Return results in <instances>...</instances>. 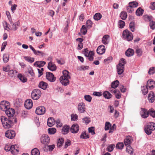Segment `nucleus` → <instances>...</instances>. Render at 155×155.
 <instances>
[{
  "mask_svg": "<svg viewBox=\"0 0 155 155\" xmlns=\"http://www.w3.org/2000/svg\"><path fill=\"white\" fill-rule=\"evenodd\" d=\"M150 8L151 9L153 10L155 9V2H152L150 3Z\"/></svg>",
  "mask_w": 155,
  "mask_h": 155,
  "instance_id": "nucleus-64",
  "label": "nucleus"
},
{
  "mask_svg": "<svg viewBox=\"0 0 155 155\" xmlns=\"http://www.w3.org/2000/svg\"><path fill=\"white\" fill-rule=\"evenodd\" d=\"M40 140L41 143L46 144L49 143L50 138L47 135H43L41 137Z\"/></svg>",
  "mask_w": 155,
  "mask_h": 155,
  "instance_id": "nucleus-12",
  "label": "nucleus"
},
{
  "mask_svg": "<svg viewBox=\"0 0 155 155\" xmlns=\"http://www.w3.org/2000/svg\"><path fill=\"white\" fill-rule=\"evenodd\" d=\"M15 147H17V145H14L11 146V152L13 154H15L18 152V150L17 149H16Z\"/></svg>",
  "mask_w": 155,
  "mask_h": 155,
  "instance_id": "nucleus-29",
  "label": "nucleus"
},
{
  "mask_svg": "<svg viewBox=\"0 0 155 155\" xmlns=\"http://www.w3.org/2000/svg\"><path fill=\"white\" fill-rule=\"evenodd\" d=\"M70 127L67 125L64 126L62 128V133L64 134H67L69 131V130H70Z\"/></svg>",
  "mask_w": 155,
  "mask_h": 155,
  "instance_id": "nucleus-24",
  "label": "nucleus"
},
{
  "mask_svg": "<svg viewBox=\"0 0 155 155\" xmlns=\"http://www.w3.org/2000/svg\"><path fill=\"white\" fill-rule=\"evenodd\" d=\"M88 50L87 49H85L84 52V54L86 56L89 58V59L90 61H92L94 59V52L92 51H90L88 53Z\"/></svg>",
  "mask_w": 155,
  "mask_h": 155,
  "instance_id": "nucleus-9",
  "label": "nucleus"
},
{
  "mask_svg": "<svg viewBox=\"0 0 155 155\" xmlns=\"http://www.w3.org/2000/svg\"><path fill=\"white\" fill-rule=\"evenodd\" d=\"M96 51L98 54H102L105 52V46L102 45L99 46L97 48Z\"/></svg>",
  "mask_w": 155,
  "mask_h": 155,
  "instance_id": "nucleus-15",
  "label": "nucleus"
},
{
  "mask_svg": "<svg viewBox=\"0 0 155 155\" xmlns=\"http://www.w3.org/2000/svg\"><path fill=\"white\" fill-rule=\"evenodd\" d=\"M92 24V22L90 20H87L86 22V25L88 28H91Z\"/></svg>",
  "mask_w": 155,
  "mask_h": 155,
  "instance_id": "nucleus-62",
  "label": "nucleus"
},
{
  "mask_svg": "<svg viewBox=\"0 0 155 155\" xmlns=\"http://www.w3.org/2000/svg\"><path fill=\"white\" fill-rule=\"evenodd\" d=\"M126 150L130 154H131L133 152V149L130 145L127 146Z\"/></svg>",
  "mask_w": 155,
  "mask_h": 155,
  "instance_id": "nucleus-47",
  "label": "nucleus"
},
{
  "mask_svg": "<svg viewBox=\"0 0 155 155\" xmlns=\"http://www.w3.org/2000/svg\"><path fill=\"white\" fill-rule=\"evenodd\" d=\"M111 127V124L109 122H106L105 123V130H108L110 127Z\"/></svg>",
  "mask_w": 155,
  "mask_h": 155,
  "instance_id": "nucleus-54",
  "label": "nucleus"
},
{
  "mask_svg": "<svg viewBox=\"0 0 155 155\" xmlns=\"http://www.w3.org/2000/svg\"><path fill=\"white\" fill-rule=\"evenodd\" d=\"M143 10L140 7L139 8L136 12V15L138 16L142 15L143 12Z\"/></svg>",
  "mask_w": 155,
  "mask_h": 155,
  "instance_id": "nucleus-30",
  "label": "nucleus"
},
{
  "mask_svg": "<svg viewBox=\"0 0 155 155\" xmlns=\"http://www.w3.org/2000/svg\"><path fill=\"white\" fill-rule=\"evenodd\" d=\"M148 111V115H150L153 118L155 117V110L153 108L150 109Z\"/></svg>",
  "mask_w": 155,
  "mask_h": 155,
  "instance_id": "nucleus-39",
  "label": "nucleus"
},
{
  "mask_svg": "<svg viewBox=\"0 0 155 155\" xmlns=\"http://www.w3.org/2000/svg\"><path fill=\"white\" fill-rule=\"evenodd\" d=\"M18 77L23 83H25L27 81V78L21 74H18Z\"/></svg>",
  "mask_w": 155,
  "mask_h": 155,
  "instance_id": "nucleus-28",
  "label": "nucleus"
},
{
  "mask_svg": "<svg viewBox=\"0 0 155 155\" xmlns=\"http://www.w3.org/2000/svg\"><path fill=\"white\" fill-rule=\"evenodd\" d=\"M46 78L51 82H54L56 79V78L54 76L53 73L49 72L46 73Z\"/></svg>",
  "mask_w": 155,
  "mask_h": 155,
  "instance_id": "nucleus-8",
  "label": "nucleus"
},
{
  "mask_svg": "<svg viewBox=\"0 0 155 155\" xmlns=\"http://www.w3.org/2000/svg\"><path fill=\"white\" fill-rule=\"evenodd\" d=\"M89 136L85 132L82 133L80 136V138L82 139H87L89 138Z\"/></svg>",
  "mask_w": 155,
  "mask_h": 155,
  "instance_id": "nucleus-49",
  "label": "nucleus"
},
{
  "mask_svg": "<svg viewBox=\"0 0 155 155\" xmlns=\"http://www.w3.org/2000/svg\"><path fill=\"white\" fill-rule=\"evenodd\" d=\"M17 71L15 70H11L8 72V74L11 77H13L16 74Z\"/></svg>",
  "mask_w": 155,
  "mask_h": 155,
  "instance_id": "nucleus-52",
  "label": "nucleus"
},
{
  "mask_svg": "<svg viewBox=\"0 0 155 155\" xmlns=\"http://www.w3.org/2000/svg\"><path fill=\"white\" fill-rule=\"evenodd\" d=\"M143 18L145 21L150 22L152 19V17L146 15L143 16Z\"/></svg>",
  "mask_w": 155,
  "mask_h": 155,
  "instance_id": "nucleus-50",
  "label": "nucleus"
},
{
  "mask_svg": "<svg viewBox=\"0 0 155 155\" xmlns=\"http://www.w3.org/2000/svg\"><path fill=\"white\" fill-rule=\"evenodd\" d=\"M114 93L115 94L116 98L117 99H119L121 97V94L119 91L117 89L114 90V91H113Z\"/></svg>",
  "mask_w": 155,
  "mask_h": 155,
  "instance_id": "nucleus-33",
  "label": "nucleus"
},
{
  "mask_svg": "<svg viewBox=\"0 0 155 155\" xmlns=\"http://www.w3.org/2000/svg\"><path fill=\"white\" fill-rule=\"evenodd\" d=\"M85 99L89 102H90L92 100V97L89 95H86L84 96Z\"/></svg>",
  "mask_w": 155,
  "mask_h": 155,
  "instance_id": "nucleus-56",
  "label": "nucleus"
},
{
  "mask_svg": "<svg viewBox=\"0 0 155 155\" xmlns=\"http://www.w3.org/2000/svg\"><path fill=\"white\" fill-rule=\"evenodd\" d=\"M119 84V81L117 80H116L112 82L111 84V87L115 89L118 87Z\"/></svg>",
  "mask_w": 155,
  "mask_h": 155,
  "instance_id": "nucleus-34",
  "label": "nucleus"
},
{
  "mask_svg": "<svg viewBox=\"0 0 155 155\" xmlns=\"http://www.w3.org/2000/svg\"><path fill=\"white\" fill-rule=\"evenodd\" d=\"M124 146V144L123 143H118L116 145V148L118 149H122Z\"/></svg>",
  "mask_w": 155,
  "mask_h": 155,
  "instance_id": "nucleus-51",
  "label": "nucleus"
},
{
  "mask_svg": "<svg viewBox=\"0 0 155 155\" xmlns=\"http://www.w3.org/2000/svg\"><path fill=\"white\" fill-rule=\"evenodd\" d=\"M83 122H84L87 124L89 123L91 121L90 118L88 117H86L83 119Z\"/></svg>",
  "mask_w": 155,
  "mask_h": 155,
  "instance_id": "nucleus-53",
  "label": "nucleus"
},
{
  "mask_svg": "<svg viewBox=\"0 0 155 155\" xmlns=\"http://www.w3.org/2000/svg\"><path fill=\"white\" fill-rule=\"evenodd\" d=\"M78 109L80 113H83L85 111V105L83 103H80L78 105Z\"/></svg>",
  "mask_w": 155,
  "mask_h": 155,
  "instance_id": "nucleus-19",
  "label": "nucleus"
},
{
  "mask_svg": "<svg viewBox=\"0 0 155 155\" xmlns=\"http://www.w3.org/2000/svg\"><path fill=\"white\" fill-rule=\"evenodd\" d=\"M115 145L114 144H111L107 148V150L109 152L112 151Z\"/></svg>",
  "mask_w": 155,
  "mask_h": 155,
  "instance_id": "nucleus-57",
  "label": "nucleus"
},
{
  "mask_svg": "<svg viewBox=\"0 0 155 155\" xmlns=\"http://www.w3.org/2000/svg\"><path fill=\"white\" fill-rule=\"evenodd\" d=\"M35 54L38 55H41L42 56H44L45 55V54L42 51H36V52L34 53Z\"/></svg>",
  "mask_w": 155,
  "mask_h": 155,
  "instance_id": "nucleus-58",
  "label": "nucleus"
},
{
  "mask_svg": "<svg viewBox=\"0 0 155 155\" xmlns=\"http://www.w3.org/2000/svg\"><path fill=\"white\" fill-rule=\"evenodd\" d=\"M128 5H129V6L134 8H136L137 6L138 3L136 2H129Z\"/></svg>",
  "mask_w": 155,
  "mask_h": 155,
  "instance_id": "nucleus-37",
  "label": "nucleus"
},
{
  "mask_svg": "<svg viewBox=\"0 0 155 155\" xmlns=\"http://www.w3.org/2000/svg\"><path fill=\"white\" fill-rule=\"evenodd\" d=\"M155 130V123L153 122H150L145 127L144 130L145 132L148 135H150L152 131Z\"/></svg>",
  "mask_w": 155,
  "mask_h": 155,
  "instance_id": "nucleus-4",
  "label": "nucleus"
},
{
  "mask_svg": "<svg viewBox=\"0 0 155 155\" xmlns=\"http://www.w3.org/2000/svg\"><path fill=\"white\" fill-rule=\"evenodd\" d=\"M127 13L124 11L121 12L120 14V17L123 20H125L126 19L127 17Z\"/></svg>",
  "mask_w": 155,
  "mask_h": 155,
  "instance_id": "nucleus-35",
  "label": "nucleus"
},
{
  "mask_svg": "<svg viewBox=\"0 0 155 155\" xmlns=\"http://www.w3.org/2000/svg\"><path fill=\"white\" fill-rule=\"evenodd\" d=\"M48 86V84L47 83L43 81H41L38 85L39 87L44 90H45L47 88Z\"/></svg>",
  "mask_w": 155,
  "mask_h": 155,
  "instance_id": "nucleus-27",
  "label": "nucleus"
},
{
  "mask_svg": "<svg viewBox=\"0 0 155 155\" xmlns=\"http://www.w3.org/2000/svg\"><path fill=\"white\" fill-rule=\"evenodd\" d=\"M63 75L60 78L61 83L64 86H67L69 84V79L71 78L69 75V72L66 70H64L62 72Z\"/></svg>",
  "mask_w": 155,
  "mask_h": 155,
  "instance_id": "nucleus-1",
  "label": "nucleus"
},
{
  "mask_svg": "<svg viewBox=\"0 0 155 155\" xmlns=\"http://www.w3.org/2000/svg\"><path fill=\"white\" fill-rule=\"evenodd\" d=\"M122 36L125 40L128 41H131L133 38L132 33L127 29H126L123 31Z\"/></svg>",
  "mask_w": 155,
  "mask_h": 155,
  "instance_id": "nucleus-5",
  "label": "nucleus"
},
{
  "mask_svg": "<svg viewBox=\"0 0 155 155\" xmlns=\"http://www.w3.org/2000/svg\"><path fill=\"white\" fill-rule=\"evenodd\" d=\"M45 112V108L42 106H39L37 107L36 110V113L38 115L44 114Z\"/></svg>",
  "mask_w": 155,
  "mask_h": 155,
  "instance_id": "nucleus-10",
  "label": "nucleus"
},
{
  "mask_svg": "<svg viewBox=\"0 0 155 155\" xmlns=\"http://www.w3.org/2000/svg\"><path fill=\"white\" fill-rule=\"evenodd\" d=\"M55 121L53 118L50 117L48 119L47 124L49 127L52 126L55 124Z\"/></svg>",
  "mask_w": 155,
  "mask_h": 155,
  "instance_id": "nucleus-26",
  "label": "nucleus"
},
{
  "mask_svg": "<svg viewBox=\"0 0 155 155\" xmlns=\"http://www.w3.org/2000/svg\"><path fill=\"white\" fill-rule=\"evenodd\" d=\"M46 64L45 61H37L34 63V65L35 66L41 68L43 66Z\"/></svg>",
  "mask_w": 155,
  "mask_h": 155,
  "instance_id": "nucleus-23",
  "label": "nucleus"
},
{
  "mask_svg": "<svg viewBox=\"0 0 155 155\" xmlns=\"http://www.w3.org/2000/svg\"><path fill=\"white\" fill-rule=\"evenodd\" d=\"M1 120L3 126L5 129H9L13 125V123L12 120L4 116H2L1 117Z\"/></svg>",
  "mask_w": 155,
  "mask_h": 155,
  "instance_id": "nucleus-2",
  "label": "nucleus"
},
{
  "mask_svg": "<svg viewBox=\"0 0 155 155\" xmlns=\"http://www.w3.org/2000/svg\"><path fill=\"white\" fill-rule=\"evenodd\" d=\"M31 154V155H39L40 152L38 149L35 148L32 150Z\"/></svg>",
  "mask_w": 155,
  "mask_h": 155,
  "instance_id": "nucleus-36",
  "label": "nucleus"
},
{
  "mask_svg": "<svg viewBox=\"0 0 155 155\" xmlns=\"http://www.w3.org/2000/svg\"><path fill=\"white\" fill-rule=\"evenodd\" d=\"M155 73V68H152L150 69L148 73L150 74H152Z\"/></svg>",
  "mask_w": 155,
  "mask_h": 155,
  "instance_id": "nucleus-60",
  "label": "nucleus"
},
{
  "mask_svg": "<svg viewBox=\"0 0 155 155\" xmlns=\"http://www.w3.org/2000/svg\"><path fill=\"white\" fill-rule=\"evenodd\" d=\"M101 17V14L99 13H96L94 16V19L97 21L100 20Z\"/></svg>",
  "mask_w": 155,
  "mask_h": 155,
  "instance_id": "nucleus-42",
  "label": "nucleus"
},
{
  "mask_svg": "<svg viewBox=\"0 0 155 155\" xmlns=\"http://www.w3.org/2000/svg\"><path fill=\"white\" fill-rule=\"evenodd\" d=\"M126 9L127 12L129 13H131L134 11V8L129 6V5L127 7Z\"/></svg>",
  "mask_w": 155,
  "mask_h": 155,
  "instance_id": "nucleus-61",
  "label": "nucleus"
},
{
  "mask_svg": "<svg viewBox=\"0 0 155 155\" xmlns=\"http://www.w3.org/2000/svg\"><path fill=\"white\" fill-rule=\"evenodd\" d=\"M133 140L132 137L130 136H127L124 140V143L126 146L130 145Z\"/></svg>",
  "mask_w": 155,
  "mask_h": 155,
  "instance_id": "nucleus-17",
  "label": "nucleus"
},
{
  "mask_svg": "<svg viewBox=\"0 0 155 155\" xmlns=\"http://www.w3.org/2000/svg\"><path fill=\"white\" fill-rule=\"evenodd\" d=\"M24 58L26 61L30 63L33 62L35 60V59L33 58H31L30 57L27 56H25Z\"/></svg>",
  "mask_w": 155,
  "mask_h": 155,
  "instance_id": "nucleus-38",
  "label": "nucleus"
},
{
  "mask_svg": "<svg viewBox=\"0 0 155 155\" xmlns=\"http://www.w3.org/2000/svg\"><path fill=\"white\" fill-rule=\"evenodd\" d=\"M147 87L150 89H153L155 87V82L151 80H148L147 81Z\"/></svg>",
  "mask_w": 155,
  "mask_h": 155,
  "instance_id": "nucleus-18",
  "label": "nucleus"
},
{
  "mask_svg": "<svg viewBox=\"0 0 155 155\" xmlns=\"http://www.w3.org/2000/svg\"><path fill=\"white\" fill-rule=\"evenodd\" d=\"M78 116L76 114H72L71 115V120H72L75 121L78 120Z\"/></svg>",
  "mask_w": 155,
  "mask_h": 155,
  "instance_id": "nucleus-59",
  "label": "nucleus"
},
{
  "mask_svg": "<svg viewBox=\"0 0 155 155\" xmlns=\"http://www.w3.org/2000/svg\"><path fill=\"white\" fill-rule=\"evenodd\" d=\"M104 97L106 98L109 99L112 97V95L110 92L108 91H106L104 92L103 93Z\"/></svg>",
  "mask_w": 155,
  "mask_h": 155,
  "instance_id": "nucleus-31",
  "label": "nucleus"
},
{
  "mask_svg": "<svg viewBox=\"0 0 155 155\" xmlns=\"http://www.w3.org/2000/svg\"><path fill=\"white\" fill-rule=\"evenodd\" d=\"M10 107L9 102L6 101H2L0 104V108L3 111H5Z\"/></svg>",
  "mask_w": 155,
  "mask_h": 155,
  "instance_id": "nucleus-7",
  "label": "nucleus"
},
{
  "mask_svg": "<svg viewBox=\"0 0 155 155\" xmlns=\"http://www.w3.org/2000/svg\"><path fill=\"white\" fill-rule=\"evenodd\" d=\"M148 88L147 86H143L141 87V90L142 93L144 95H145L147 94L148 92Z\"/></svg>",
  "mask_w": 155,
  "mask_h": 155,
  "instance_id": "nucleus-41",
  "label": "nucleus"
},
{
  "mask_svg": "<svg viewBox=\"0 0 155 155\" xmlns=\"http://www.w3.org/2000/svg\"><path fill=\"white\" fill-rule=\"evenodd\" d=\"M134 54V50L131 48H129L125 52V54L127 57L133 56Z\"/></svg>",
  "mask_w": 155,
  "mask_h": 155,
  "instance_id": "nucleus-25",
  "label": "nucleus"
},
{
  "mask_svg": "<svg viewBox=\"0 0 155 155\" xmlns=\"http://www.w3.org/2000/svg\"><path fill=\"white\" fill-rule=\"evenodd\" d=\"M140 115L142 118H146L148 116V111L146 109L142 108L140 112Z\"/></svg>",
  "mask_w": 155,
  "mask_h": 155,
  "instance_id": "nucleus-22",
  "label": "nucleus"
},
{
  "mask_svg": "<svg viewBox=\"0 0 155 155\" xmlns=\"http://www.w3.org/2000/svg\"><path fill=\"white\" fill-rule=\"evenodd\" d=\"M109 37V36L108 35H105L103 36L102 39V42L104 44L106 45L108 43L107 41Z\"/></svg>",
  "mask_w": 155,
  "mask_h": 155,
  "instance_id": "nucleus-32",
  "label": "nucleus"
},
{
  "mask_svg": "<svg viewBox=\"0 0 155 155\" xmlns=\"http://www.w3.org/2000/svg\"><path fill=\"white\" fill-rule=\"evenodd\" d=\"M135 24L134 22H131L129 25V27L130 30L132 32L134 31L135 29Z\"/></svg>",
  "mask_w": 155,
  "mask_h": 155,
  "instance_id": "nucleus-40",
  "label": "nucleus"
},
{
  "mask_svg": "<svg viewBox=\"0 0 155 155\" xmlns=\"http://www.w3.org/2000/svg\"><path fill=\"white\" fill-rule=\"evenodd\" d=\"M32 105L33 103L31 100L28 99L25 101V106L26 109H30L32 108Z\"/></svg>",
  "mask_w": 155,
  "mask_h": 155,
  "instance_id": "nucleus-16",
  "label": "nucleus"
},
{
  "mask_svg": "<svg viewBox=\"0 0 155 155\" xmlns=\"http://www.w3.org/2000/svg\"><path fill=\"white\" fill-rule=\"evenodd\" d=\"M5 111L7 116L9 117H12L15 113V110L12 108H10V107Z\"/></svg>",
  "mask_w": 155,
  "mask_h": 155,
  "instance_id": "nucleus-14",
  "label": "nucleus"
},
{
  "mask_svg": "<svg viewBox=\"0 0 155 155\" xmlns=\"http://www.w3.org/2000/svg\"><path fill=\"white\" fill-rule=\"evenodd\" d=\"M48 131L49 134H54L56 133V130L54 128H49L48 129Z\"/></svg>",
  "mask_w": 155,
  "mask_h": 155,
  "instance_id": "nucleus-45",
  "label": "nucleus"
},
{
  "mask_svg": "<svg viewBox=\"0 0 155 155\" xmlns=\"http://www.w3.org/2000/svg\"><path fill=\"white\" fill-rule=\"evenodd\" d=\"M118 25L119 28H123L125 25V23L124 21L120 20L119 21Z\"/></svg>",
  "mask_w": 155,
  "mask_h": 155,
  "instance_id": "nucleus-48",
  "label": "nucleus"
},
{
  "mask_svg": "<svg viewBox=\"0 0 155 155\" xmlns=\"http://www.w3.org/2000/svg\"><path fill=\"white\" fill-rule=\"evenodd\" d=\"M64 142V140L63 138H61L59 139L58 143L57 146L58 147H61Z\"/></svg>",
  "mask_w": 155,
  "mask_h": 155,
  "instance_id": "nucleus-44",
  "label": "nucleus"
},
{
  "mask_svg": "<svg viewBox=\"0 0 155 155\" xmlns=\"http://www.w3.org/2000/svg\"><path fill=\"white\" fill-rule=\"evenodd\" d=\"M136 53L139 56H140L142 54V51L141 50L140 48H137L136 50Z\"/></svg>",
  "mask_w": 155,
  "mask_h": 155,
  "instance_id": "nucleus-63",
  "label": "nucleus"
},
{
  "mask_svg": "<svg viewBox=\"0 0 155 155\" xmlns=\"http://www.w3.org/2000/svg\"><path fill=\"white\" fill-rule=\"evenodd\" d=\"M87 29L85 25H83L81 29V31L84 35H85L87 32Z\"/></svg>",
  "mask_w": 155,
  "mask_h": 155,
  "instance_id": "nucleus-43",
  "label": "nucleus"
},
{
  "mask_svg": "<svg viewBox=\"0 0 155 155\" xmlns=\"http://www.w3.org/2000/svg\"><path fill=\"white\" fill-rule=\"evenodd\" d=\"M155 96L153 91H150L148 97V99L150 102L153 103L154 101Z\"/></svg>",
  "mask_w": 155,
  "mask_h": 155,
  "instance_id": "nucleus-20",
  "label": "nucleus"
},
{
  "mask_svg": "<svg viewBox=\"0 0 155 155\" xmlns=\"http://www.w3.org/2000/svg\"><path fill=\"white\" fill-rule=\"evenodd\" d=\"M15 133L13 130H8L6 131L5 136L6 137L9 139H12L15 136Z\"/></svg>",
  "mask_w": 155,
  "mask_h": 155,
  "instance_id": "nucleus-11",
  "label": "nucleus"
},
{
  "mask_svg": "<svg viewBox=\"0 0 155 155\" xmlns=\"http://www.w3.org/2000/svg\"><path fill=\"white\" fill-rule=\"evenodd\" d=\"M79 129V126L77 124L72 125L70 128V132L73 134L77 133L78 132Z\"/></svg>",
  "mask_w": 155,
  "mask_h": 155,
  "instance_id": "nucleus-13",
  "label": "nucleus"
},
{
  "mask_svg": "<svg viewBox=\"0 0 155 155\" xmlns=\"http://www.w3.org/2000/svg\"><path fill=\"white\" fill-rule=\"evenodd\" d=\"M150 28L152 30L155 29V21H152L150 22Z\"/></svg>",
  "mask_w": 155,
  "mask_h": 155,
  "instance_id": "nucleus-55",
  "label": "nucleus"
},
{
  "mask_svg": "<svg viewBox=\"0 0 155 155\" xmlns=\"http://www.w3.org/2000/svg\"><path fill=\"white\" fill-rule=\"evenodd\" d=\"M126 61L125 59L121 58L119 63L117 66V71L119 75H121L124 72V66L126 63Z\"/></svg>",
  "mask_w": 155,
  "mask_h": 155,
  "instance_id": "nucleus-3",
  "label": "nucleus"
},
{
  "mask_svg": "<svg viewBox=\"0 0 155 155\" xmlns=\"http://www.w3.org/2000/svg\"><path fill=\"white\" fill-rule=\"evenodd\" d=\"M48 68L50 70L53 71L56 70L57 67L56 65L52 62H49L48 65Z\"/></svg>",
  "mask_w": 155,
  "mask_h": 155,
  "instance_id": "nucleus-21",
  "label": "nucleus"
},
{
  "mask_svg": "<svg viewBox=\"0 0 155 155\" xmlns=\"http://www.w3.org/2000/svg\"><path fill=\"white\" fill-rule=\"evenodd\" d=\"M41 93L39 89H35L33 90L31 94L32 98L35 100L38 99L41 95Z\"/></svg>",
  "mask_w": 155,
  "mask_h": 155,
  "instance_id": "nucleus-6",
  "label": "nucleus"
},
{
  "mask_svg": "<svg viewBox=\"0 0 155 155\" xmlns=\"http://www.w3.org/2000/svg\"><path fill=\"white\" fill-rule=\"evenodd\" d=\"M9 55L7 54H5L3 55V60L5 63H7L9 60Z\"/></svg>",
  "mask_w": 155,
  "mask_h": 155,
  "instance_id": "nucleus-46",
  "label": "nucleus"
}]
</instances>
